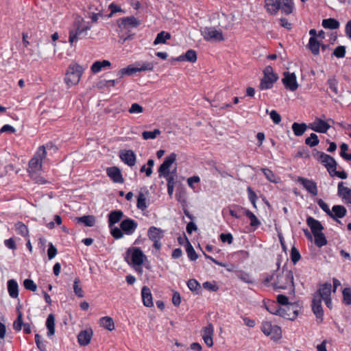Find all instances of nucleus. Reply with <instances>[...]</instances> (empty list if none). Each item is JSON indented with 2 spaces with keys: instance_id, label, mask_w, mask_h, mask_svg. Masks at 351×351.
Listing matches in <instances>:
<instances>
[{
  "instance_id": "6e6d98bb",
  "label": "nucleus",
  "mask_w": 351,
  "mask_h": 351,
  "mask_svg": "<svg viewBox=\"0 0 351 351\" xmlns=\"http://www.w3.org/2000/svg\"><path fill=\"white\" fill-rule=\"evenodd\" d=\"M23 286L27 290H29L32 291H36L37 289V285L36 283L31 279H25L23 281Z\"/></svg>"
},
{
  "instance_id": "4d7b16f0",
  "label": "nucleus",
  "mask_w": 351,
  "mask_h": 351,
  "mask_svg": "<svg viewBox=\"0 0 351 351\" xmlns=\"http://www.w3.org/2000/svg\"><path fill=\"white\" fill-rule=\"evenodd\" d=\"M184 56L186 61L195 62L197 60V53L193 49L188 50Z\"/></svg>"
},
{
  "instance_id": "f03ea898",
  "label": "nucleus",
  "mask_w": 351,
  "mask_h": 351,
  "mask_svg": "<svg viewBox=\"0 0 351 351\" xmlns=\"http://www.w3.org/2000/svg\"><path fill=\"white\" fill-rule=\"evenodd\" d=\"M274 287L278 289H286L293 287V275L291 270L283 269L276 274Z\"/></svg>"
},
{
  "instance_id": "6e6552de",
  "label": "nucleus",
  "mask_w": 351,
  "mask_h": 351,
  "mask_svg": "<svg viewBox=\"0 0 351 351\" xmlns=\"http://www.w3.org/2000/svg\"><path fill=\"white\" fill-rule=\"evenodd\" d=\"M201 34L207 41L218 42L224 40L223 33L213 27H206L201 30Z\"/></svg>"
},
{
  "instance_id": "2eb2a0df",
  "label": "nucleus",
  "mask_w": 351,
  "mask_h": 351,
  "mask_svg": "<svg viewBox=\"0 0 351 351\" xmlns=\"http://www.w3.org/2000/svg\"><path fill=\"white\" fill-rule=\"evenodd\" d=\"M152 69V66H151V64H149L147 66H142L141 68L130 64L125 68L120 69L117 73V76L119 78H122L124 75H132L138 71L151 70Z\"/></svg>"
},
{
  "instance_id": "3c124183",
  "label": "nucleus",
  "mask_w": 351,
  "mask_h": 351,
  "mask_svg": "<svg viewBox=\"0 0 351 351\" xmlns=\"http://www.w3.org/2000/svg\"><path fill=\"white\" fill-rule=\"evenodd\" d=\"M343 294V302L346 305H350L351 304V288L347 287L343 289L342 291Z\"/></svg>"
},
{
  "instance_id": "e433bc0d",
  "label": "nucleus",
  "mask_w": 351,
  "mask_h": 351,
  "mask_svg": "<svg viewBox=\"0 0 351 351\" xmlns=\"http://www.w3.org/2000/svg\"><path fill=\"white\" fill-rule=\"evenodd\" d=\"M99 324L109 331L114 329V323L112 317L106 316L100 318Z\"/></svg>"
},
{
  "instance_id": "c03bdc74",
  "label": "nucleus",
  "mask_w": 351,
  "mask_h": 351,
  "mask_svg": "<svg viewBox=\"0 0 351 351\" xmlns=\"http://www.w3.org/2000/svg\"><path fill=\"white\" fill-rule=\"evenodd\" d=\"M245 215L250 219V226L256 228L261 224L260 221L258 219L256 216L250 210H245Z\"/></svg>"
},
{
  "instance_id": "dca6fc26",
  "label": "nucleus",
  "mask_w": 351,
  "mask_h": 351,
  "mask_svg": "<svg viewBox=\"0 0 351 351\" xmlns=\"http://www.w3.org/2000/svg\"><path fill=\"white\" fill-rule=\"evenodd\" d=\"M297 182L301 184L303 187L312 195L315 196L318 193L317 186L315 182L303 177H298Z\"/></svg>"
},
{
  "instance_id": "79ce46f5",
  "label": "nucleus",
  "mask_w": 351,
  "mask_h": 351,
  "mask_svg": "<svg viewBox=\"0 0 351 351\" xmlns=\"http://www.w3.org/2000/svg\"><path fill=\"white\" fill-rule=\"evenodd\" d=\"M188 288L196 294L199 293L201 285L195 279H190L187 282Z\"/></svg>"
},
{
  "instance_id": "c85d7f7f",
  "label": "nucleus",
  "mask_w": 351,
  "mask_h": 351,
  "mask_svg": "<svg viewBox=\"0 0 351 351\" xmlns=\"http://www.w3.org/2000/svg\"><path fill=\"white\" fill-rule=\"evenodd\" d=\"M280 10L286 15L291 14L295 10L293 0H280Z\"/></svg>"
},
{
  "instance_id": "8fccbe9b",
  "label": "nucleus",
  "mask_w": 351,
  "mask_h": 351,
  "mask_svg": "<svg viewBox=\"0 0 351 351\" xmlns=\"http://www.w3.org/2000/svg\"><path fill=\"white\" fill-rule=\"evenodd\" d=\"M147 165L148 167H146L145 165H143L141 167L140 171L141 173L145 172L146 174V176L149 177L152 173V167L154 166V159H149L147 161Z\"/></svg>"
},
{
  "instance_id": "393cba45",
  "label": "nucleus",
  "mask_w": 351,
  "mask_h": 351,
  "mask_svg": "<svg viewBox=\"0 0 351 351\" xmlns=\"http://www.w3.org/2000/svg\"><path fill=\"white\" fill-rule=\"evenodd\" d=\"M280 0H265V8L271 15H276L280 10Z\"/></svg>"
},
{
  "instance_id": "f8f14e48",
  "label": "nucleus",
  "mask_w": 351,
  "mask_h": 351,
  "mask_svg": "<svg viewBox=\"0 0 351 351\" xmlns=\"http://www.w3.org/2000/svg\"><path fill=\"white\" fill-rule=\"evenodd\" d=\"M311 130L319 133H326L330 128V125L321 118L316 117L313 123L308 126Z\"/></svg>"
},
{
  "instance_id": "a211bd4d",
  "label": "nucleus",
  "mask_w": 351,
  "mask_h": 351,
  "mask_svg": "<svg viewBox=\"0 0 351 351\" xmlns=\"http://www.w3.org/2000/svg\"><path fill=\"white\" fill-rule=\"evenodd\" d=\"M137 226V222L130 218L123 219L120 223V228L123 232L128 235L133 234L136 230Z\"/></svg>"
},
{
  "instance_id": "69168bd1",
  "label": "nucleus",
  "mask_w": 351,
  "mask_h": 351,
  "mask_svg": "<svg viewBox=\"0 0 351 351\" xmlns=\"http://www.w3.org/2000/svg\"><path fill=\"white\" fill-rule=\"evenodd\" d=\"M269 116H270L271 119L273 121V122L275 124H278L280 123L281 117L276 110H271L269 113Z\"/></svg>"
},
{
  "instance_id": "c9c22d12",
  "label": "nucleus",
  "mask_w": 351,
  "mask_h": 351,
  "mask_svg": "<svg viewBox=\"0 0 351 351\" xmlns=\"http://www.w3.org/2000/svg\"><path fill=\"white\" fill-rule=\"evenodd\" d=\"M46 327L48 330L47 335L51 337L55 333V316L53 314H49L46 320Z\"/></svg>"
},
{
  "instance_id": "72a5a7b5",
  "label": "nucleus",
  "mask_w": 351,
  "mask_h": 351,
  "mask_svg": "<svg viewBox=\"0 0 351 351\" xmlns=\"http://www.w3.org/2000/svg\"><path fill=\"white\" fill-rule=\"evenodd\" d=\"M322 25L325 29H337L339 27V22L333 18H329L322 20Z\"/></svg>"
},
{
  "instance_id": "a878e982",
  "label": "nucleus",
  "mask_w": 351,
  "mask_h": 351,
  "mask_svg": "<svg viewBox=\"0 0 351 351\" xmlns=\"http://www.w3.org/2000/svg\"><path fill=\"white\" fill-rule=\"evenodd\" d=\"M332 291V285L330 283H325L319 288L317 293L313 296H318L321 300L330 298Z\"/></svg>"
},
{
  "instance_id": "ddd939ff",
  "label": "nucleus",
  "mask_w": 351,
  "mask_h": 351,
  "mask_svg": "<svg viewBox=\"0 0 351 351\" xmlns=\"http://www.w3.org/2000/svg\"><path fill=\"white\" fill-rule=\"evenodd\" d=\"M319 160L325 166L330 174H332V171H335L337 169L335 160L332 156L324 152L319 153Z\"/></svg>"
},
{
  "instance_id": "a19ab883",
  "label": "nucleus",
  "mask_w": 351,
  "mask_h": 351,
  "mask_svg": "<svg viewBox=\"0 0 351 351\" xmlns=\"http://www.w3.org/2000/svg\"><path fill=\"white\" fill-rule=\"evenodd\" d=\"M308 46L314 55H318L319 53L320 43L315 38H309Z\"/></svg>"
},
{
  "instance_id": "6ab92c4d",
  "label": "nucleus",
  "mask_w": 351,
  "mask_h": 351,
  "mask_svg": "<svg viewBox=\"0 0 351 351\" xmlns=\"http://www.w3.org/2000/svg\"><path fill=\"white\" fill-rule=\"evenodd\" d=\"M117 24L121 29H128L130 27H136L140 23L133 16L119 19Z\"/></svg>"
},
{
  "instance_id": "9b49d317",
  "label": "nucleus",
  "mask_w": 351,
  "mask_h": 351,
  "mask_svg": "<svg viewBox=\"0 0 351 351\" xmlns=\"http://www.w3.org/2000/svg\"><path fill=\"white\" fill-rule=\"evenodd\" d=\"M282 82L286 88L291 91H295L298 88L297 77L295 73L285 72Z\"/></svg>"
},
{
  "instance_id": "0e129e2a",
  "label": "nucleus",
  "mask_w": 351,
  "mask_h": 351,
  "mask_svg": "<svg viewBox=\"0 0 351 351\" xmlns=\"http://www.w3.org/2000/svg\"><path fill=\"white\" fill-rule=\"evenodd\" d=\"M111 230H110V232H111V234L112 236L116 239H121L123 237V234L124 232H123V230H121V228H119L117 227H114V228H110Z\"/></svg>"
},
{
  "instance_id": "7ed1b4c3",
  "label": "nucleus",
  "mask_w": 351,
  "mask_h": 351,
  "mask_svg": "<svg viewBox=\"0 0 351 351\" xmlns=\"http://www.w3.org/2000/svg\"><path fill=\"white\" fill-rule=\"evenodd\" d=\"M146 256L143 251L137 247H131L127 250L125 254V261L133 267L141 266Z\"/></svg>"
},
{
  "instance_id": "09e8293b",
  "label": "nucleus",
  "mask_w": 351,
  "mask_h": 351,
  "mask_svg": "<svg viewBox=\"0 0 351 351\" xmlns=\"http://www.w3.org/2000/svg\"><path fill=\"white\" fill-rule=\"evenodd\" d=\"M187 256L191 261H195L197 258V255L189 241H187V245L186 247Z\"/></svg>"
},
{
  "instance_id": "13d9d810",
  "label": "nucleus",
  "mask_w": 351,
  "mask_h": 351,
  "mask_svg": "<svg viewBox=\"0 0 351 351\" xmlns=\"http://www.w3.org/2000/svg\"><path fill=\"white\" fill-rule=\"evenodd\" d=\"M328 84L330 90L335 93L338 94V82L335 77H331L328 80Z\"/></svg>"
},
{
  "instance_id": "e2e57ef3",
  "label": "nucleus",
  "mask_w": 351,
  "mask_h": 351,
  "mask_svg": "<svg viewBox=\"0 0 351 351\" xmlns=\"http://www.w3.org/2000/svg\"><path fill=\"white\" fill-rule=\"evenodd\" d=\"M333 55L338 58H343L346 55V47L338 46L335 49Z\"/></svg>"
},
{
  "instance_id": "338daca9",
  "label": "nucleus",
  "mask_w": 351,
  "mask_h": 351,
  "mask_svg": "<svg viewBox=\"0 0 351 351\" xmlns=\"http://www.w3.org/2000/svg\"><path fill=\"white\" fill-rule=\"evenodd\" d=\"M57 248L51 243H50L49 244V247L47 250V255L49 259L51 260L57 254Z\"/></svg>"
},
{
  "instance_id": "49530a36",
  "label": "nucleus",
  "mask_w": 351,
  "mask_h": 351,
  "mask_svg": "<svg viewBox=\"0 0 351 351\" xmlns=\"http://www.w3.org/2000/svg\"><path fill=\"white\" fill-rule=\"evenodd\" d=\"M237 278L241 280V281L247 283V284H252L254 282V280L252 278V276L245 271H239L237 274Z\"/></svg>"
},
{
  "instance_id": "f257e3e1",
  "label": "nucleus",
  "mask_w": 351,
  "mask_h": 351,
  "mask_svg": "<svg viewBox=\"0 0 351 351\" xmlns=\"http://www.w3.org/2000/svg\"><path fill=\"white\" fill-rule=\"evenodd\" d=\"M266 309L271 314L278 315L289 320L295 319L298 315V306L297 305H291L289 306V310H292V313H285V309L282 308L278 303L274 301H268L265 304Z\"/></svg>"
},
{
  "instance_id": "5701e85b",
  "label": "nucleus",
  "mask_w": 351,
  "mask_h": 351,
  "mask_svg": "<svg viewBox=\"0 0 351 351\" xmlns=\"http://www.w3.org/2000/svg\"><path fill=\"white\" fill-rule=\"evenodd\" d=\"M322 301L318 296H313L312 302V310L319 322L323 321L324 311L322 306Z\"/></svg>"
},
{
  "instance_id": "603ef678",
  "label": "nucleus",
  "mask_w": 351,
  "mask_h": 351,
  "mask_svg": "<svg viewBox=\"0 0 351 351\" xmlns=\"http://www.w3.org/2000/svg\"><path fill=\"white\" fill-rule=\"evenodd\" d=\"M247 192L248 199H249L250 202L252 203V204L253 205V206L254 208H256V203L258 199V197H257L256 194L255 193V192L252 190V189L250 186H248L247 188Z\"/></svg>"
},
{
  "instance_id": "cd10ccee",
  "label": "nucleus",
  "mask_w": 351,
  "mask_h": 351,
  "mask_svg": "<svg viewBox=\"0 0 351 351\" xmlns=\"http://www.w3.org/2000/svg\"><path fill=\"white\" fill-rule=\"evenodd\" d=\"M306 223L310 227L313 235L322 232L324 229L321 223L312 217H307Z\"/></svg>"
},
{
  "instance_id": "f704fd0d",
  "label": "nucleus",
  "mask_w": 351,
  "mask_h": 351,
  "mask_svg": "<svg viewBox=\"0 0 351 351\" xmlns=\"http://www.w3.org/2000/svg\"><path fill=\"white\" fill-rule=\"evenodd\" d=\"M291 129L295 136H300L306 132L307 125L304 123H299L294 122L291 125Z\"/></svg>"
},
{
  "instance_id": "2f4dec72",
  "label": "nucleus",
  "mask_w": 351,
  "mask_h": 351,
  "mask_svg": "<svg viewBox=\"0 0 351 351\" xmlns=\"http://www.w3.org/2000/svg\"><path fill=\"white\" fill-rule=\"evenodd\" d=\"M75 221L78 223H84L87 227H93L95 224V217L93 215L77 217H75Z\"/></svg>"
},
{
  "instance_id": "9d476101",
  "label": "nucleus",
  "mask_w": 351,
  "mask_h": 351,
  "mask_svg": "<svg viewBox=\"0 0 351 351\" xmlns=\"http://www.w3.org/2000/svg\"><path fill=\"white\" fill-rule=\"evenodd\" d=\"M75 28L69 31V42L72 45L74 42H77L81 38V35L89 30L90 27L87 25H82L80 21L75 23Z\"/></svg>"
},
{
  "instance_id": "052dcab7",
  "label": "nucleus",
  "mask_w": 351,
  "mask_h": 351,
  "mask_svg": "<svg viewBox=\"0 0 351 351\" xmlns=\"http://www.w3.org/2000/svg\"><path fill=\"white\" fill-rule=\"evenodd\" d=\"M301 258L300 252L297 250L295 247H292L291 250V261L295 264Z\"/></svg>"
},
{
  "instance_id": "20e7f679",
  "label": "nucleus",
  "mask_w": 351,
  "mask_h": 351,
  "mask_svg": "<svg viewBox=\"0 0 351 351\" xmlns=\"http://www.w3.org/2000/svg\"><path fill=\"white\" fill-rule=\"evenodd\" d=\"M84 69L77 63L71 64L66 70L64 81L68 86L76 85L79 83Z\"/></svg>"
},
{
  "instance_id": "c756f323",
  "label": "nucleus",
  "mask_w": 351,
  "mask_h": 351,
  "mask_svg": "<svg viewBox=\"0 0 351 351\" xmlns=\"http://www.w3.org/2000/svg\"><path fill=\"white\" fill-rule=\"evenodd\" d=\"M123 216V213L121 210H112L108 214V226L112 228L115 223H118Z\"/></svg>"
},
{
  "instance_id": "7c9ffc66",
  "label": "nucleus",
  "mask_w": 351,
  "mask_h": 351,
  "mask_svg": "<svg viewBox=\"0 0 351 351\" xmlns=\"http://www.w3.org/2000/svg\"><path fill=\"white\" fill-rule=\"evenodd\" d=\"M8 291L9 295L12 298H16L19 296V285L14 279H10L7 282Z\"/></svg>"
},
{
  "instance_id": "4468645a",
  "label": "nucleus",
  "mask_w": 351,
  "mask_h": 351,
  "mask_svg": "<svg viewBox=\"0 0 351 351\" xmlns=\"http://www.w3.org/2000/svg\"><path fill=\"white\" fill-rule=\"evenodd\" d=\"M149 195V190L147 187H141L137 195L136 207L138 209L144 211L147 208V197Z\"/></svg>"
},
{
  "instance_id": "37998d69",
  "label": "nucleus",
  "mask_w": 351,
  "mask_h": 351,
  "mask_svg": "<svg viewBox=\"0 0 351 351\" xmlns=\"http://www.w3.org/2000/svg\"><path fill=\"white\" fill-rule=\"evenodd\" d=\"M170 33L162 31L157 34V36L155 38V45L165 43L167 40L170 39Z\"/></svg>"
},
{
  "instance_id": "ea45409f",
  "label": "nucleus",
  "mask_w": 351,
  "mask_h": 351,
  "mask_svg": "<svg viewBox=\"0 0 351 351\" xmlns=\"http://www.w3.org/2000/svg\"><path fill=\"white\" fill-rule=\"evenodd\" d=\"M16 309H17L18 315H17L16 319L13 323V328L16 331H20V330H21L23 326H24V324L25 323L23 322V313L21 311H20L19 307H17Z\"/></svg>"
},
{
  "instance_id": "680f3d73",
  "label": "nucleus",
  "mask_w": 351,
  "mask_h": 351,
  "mask_svg": "<svg viewBox=\"0 0 351 351\" xmlns=\"http://www.w3.org/2000/svg\"><path fill=\"white\" fill-rule=\"evenodd\" d=\"M35 343L40 351H46V344L41 340V336L39 334L35 335Z\"/></svg>"
},
{
  "instance_id": "58836bf2",
  "label": "nucleus",
  "mask_w": 351,
  "mask_h": 351,
  "mask_svg": "<svg viewBox=\"0 0 351 351\" xmlns=\"http://www.w3.org/2000/svg\"><path fill=\"white\" fill-rule=\"evenodd\" d=\"M14 227L18 234H20L23 237H27L29 236L28 228L23 222H16L14 225Z\"/></svg>"
},
{
  "instance_id": "aec40b11",
  "label": "nucleus",
  "mask_w": 351,
  "mask_h": 351,
  "mask_svg": "<svg viewBox=\"0 0 351 351\" xmlns=\"http://www.w3.org/2000/svg\"><path fill=\"white\" fill-rule=\"evenodd\" d=\"M106 174L115 183L122 184L124 182L120 169L116 166L108 167Z\"/></svg>"
},
{
  "instance_id": "b1692460",
  "label": "nucleus",
  "mask_w": 351,
  "mask_h": 351,
  "mask_svg": "<svg viewBox=\"0 0 351 351\" xmlns=\"http://www.w3.org/2000/svg\"><path fill=\"white\" fill-rule=\"evenodd\" d=\"M93 335L91 328L81 330L77 335V341L81 346H86L89 344Z\"/></svg>"
},
{
  "instance_id": "1a4fd4ad",
  "label": "nucleus",
  "mask_w": 351,
  "mask_h": 351,
  "mask_svg": "<svg viewBox=\"0 0 351 351\" xmlns=\"http://www.w3.org/2000/svg\"><path fill=\"white\" fill-rule=\"evenodd\" d=\"M47 152L44 146H40L33 158L29 162V169L32 171H36L42 167V160L46 157Z\"/></svg>"
},
{
  "instance_id": "de8ad7c7",
  "label": "nucleus",
  "mask_w": 351,
  "mask_h": 351,
  "mask_svg": "<svg viewBox=\"0 0 351 351\" xmlns=\"http://www.w3.org/2000/svg\"><path fill=\"white\" fill-rule=\"evenodd\" d=\"M319 143V141L318 136L315 133H311L310 136L306 138L305 140V143L311 147L317 145Z\"/></svg>"
},
{
  "instance_id": "774afa93",
  "label": "nucleus",
  "mask_w": 351,
  "mask_h": 351,
  "mask_svg": "<svg viewBox=\"0 0 351 351\" xmlns=\"http://www.w3.org/2000/svg\"><path fill=\"white\" fill-rule=\"evenodd\" d=\"M220 239L223 243L231 244L233 241V237L230 233H222L220 234Z\"/></svg>"
},
{
  "instance_id": "4c0bfd02",
  "label": "nucleus",
  "mask_w": 351,
  "mask_h": 351,
  "mask_svg": "<svg viewBox=\"0 0 351 351\" xmlns=\"http://www.w3.org/2000/svg\"><path fill=\"white\" fill-rule=\"evenodd\" d=\"M261 171L264 173L267 180L269 182L273 183H278L280 182V178L270 169L267 168H262Z\"/></svg>"
},
{
  "instance_id": "bf43d9fd",
  "label": "nucleus",
  "mask_w": 351,
  "mask_h": 351,
  "mask_svg": "<svg viewBox=\"0 0 351 351\" xmlns=\"http://www.w3.org/2000/svg\"><path fill=\"white\" fill-rule=\"evenodd\" d=\"M167 192L170 197L172 196L174 189L175 179L174 177H169L167 178Z\"/></svg>"
},
{
  "instance_id": "473e14b6",
  "label": "nucleus",
  "mask_w": 351,
  "mask_h": 351,
  "mask_svg": "<svg viewBox=\"0 0 351 351\" xmlns=\"http://www.w3.org/2000/svg\"><path fill=\"white\" fill-rule=\"evenodd\" d=\"M332 215H330L332 218L335 219L343 217L347 213L346 208L341 205H335L332 208Z\"/></svg>"
},
{
  "instance_id": "bb28decb",
  "label": "nucleus",
  "mask_w": 351,
  "mask_h": 351,
  "mask_svg": "<svg viewBox=\"0 0 351 351\" xmlns=\"http://www.w3.org/2000/svg\"><path fill=\"white\" fill-rule=\"evenodd\" d=\"M141 297L143 304L147 307H152L154 305L153 298L151 290L149 287L144 286L141 289Z\"/></svg>"
},
{
  "instance_id": "0eeeda50",
  "label": "nucleus",
  "mask_w": 351,
  "mask_h": 351,
  "mask_svg": "<svg viewBox=\"0 0 351 351\" xmlns=\"http://www.w3.org/2000/svg\"><path fill=\"white\" fill-rule=\"evenodd\" d=\"M261 330L266 336L272 339H279L282 336L281 328L267 321L263 322Z\"/></svg>"
},
{
  "instance_id": "5fc2aeb1",
  "label": "nucleus",
  "mask_w": 351,
  "mask_h": 351,
  "mask_svg": "<svg viewBox=\"0 0 351 351\" xmlns=\"http://www.w3.org/2000/svg\"><path fill=\"white\" fill-rule=\"evenodd\" d=\"M80 282V278H76L74 280L73 289H74V293H75V295L77 296H78L79 298H82V297H84V291H83L82 287L79 286Z\"/></svg>"
},
{
  "instance_id": "412c9836",
  "label": "nucleus",
  "mask_w": 351,
  "mask_h": 351,
  "mask_svg": "<svg viewBox=\"0 0 351 351\" xmlns=\"http://www.w3.org/2000/svg\"><path fill=\"white\" fill-rule=\"evenodd\" d=\"M338 195L344 203L351 204V189L345 186L343 182L338 184Z\"/></svg>"
},
{
  "instance_id": "4be33fe9",
  "label": "nucleus",
  "mask_w": 351,
  "mask_h": 351,
  "mask_svg": "<svg viewBox=\"0 0 351 351\" xmlns=\"http://www.w3.org/2000/svg\"><path fill=\"white\" fill-rule=\"evenodd\" d=\"M119 157L123 162L130 167L134 166L136 163V155L131 149L120 151Z\"/></svg>"
},
{
  "instance_id": "f3484780",
  "label": "nucleus",
  "mask_w": 351,
  "mask_h": 351,
  "mask_svg": "<svg viewBox=\"0 0 351 351\" xmlns=\"http://www.w3.org/2000/svg\"><path fill=\"white\" fill-rule=\"evenodd\" d=\"M214 334V327L213 325L209 323L207 326L204 327L202 330V337L204 341L208 347H212L213 345V337Z\"/></svg>"
},
{
  "instance_id": "864d4df0",
  "label": "nucleus",
  "mask_w": 351,
  "mask_h": 351,
  "mask_svg": "<svg viewBox=\"0 0 351 351\" xmlns=\"http://www.w3.org/2000/svg\"><path fill=\"white\" fill-rule=\"evenodd\" d=\"M340 156L346 160H351V153H346V152L348 150V145L343 143L340 145Z\"/></svg>"
},
{
  "instance_id": "423d86ee",
  "label": "nucleus",
  "mask_w": 351,
  "mask_h": 351,
  "mask_svg": "<svg viewBox=\"0 0 351 351\" xmlns=\"http://www.w3.org/2000/svg\"><path fill=\"white\" fill-rule=\"evenodd\" d=\"M176 160V154L175 153H171L165 158L164 162L158 169L160 178H164L167 179L169 178V177H174L173 173L170 172V167L175 162Z\"/></svg>"
},
{
  "instance_id": "39448f33",
  "label": "nucleus",
  "mask_w": 351,
  "mask_h": 351,
  "mask_svg": "<svg viewBox=\"0 0 351 351\" xmlns=\"http://www.w3.org/2000/svg\"><path fill=\"white\" fill-rule=\"evenodd\" d=\"M264 76L260 83L261 90H267L273 87L274 84L277 81L278 77L274 73L271 66H267L263 71Z\"/></svg>"
},
{
  "instance_id": "a18cd8bd",
  "label": "nucleus",
  "mask_w": 351,
  "mask_h": 351,
  "mask_svg": "<svg viewBox=\"0 0 351 351\" xmlns=\"http://www.w3.org/2000/svg\"><path fill=\"white\" fill-rule=\"evenodd\" d=\"M314 237H315V244L317 247H321L326 245L327 241H326V237L324 236V234L322 232L320 233L314 234Z\"/></svg>"
}]
</instances>
